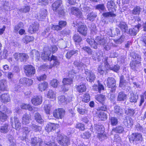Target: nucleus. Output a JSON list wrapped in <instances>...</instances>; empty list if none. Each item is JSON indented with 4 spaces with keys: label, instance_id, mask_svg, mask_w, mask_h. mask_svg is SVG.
Wrapping results in <instances>:
<instances>
[{
    "label": "nucleus",
    "instance_id": "19",
    "mask_svg": "<svg viewBox=\"0 0 146 146\" xmlns=\"http://www.w3.org/2000/svg\"><path fill=\"white\" fill-rule=\"evenodd\" d=\"M7 137L8 139L7 143L9 146H16L15 140L13 136L10 134H8Z\"/></svg>",
    "mask_w": 146,
    "mask_h": 146
},
{
    "label": "nucleus",
    "instance_id": "6",
    "mask_svg": "<svg viewBox=\"0 0 146 146\" xmlns=\"http://www.w3.org/2000/svg\"><path fill=\"white\" fill-rule=\"evenodd\" d=\"M106 85L108 88H111L110 91L111 92H115L116 86V81L113 78H108L107 80Z\"/></svg>",
    "mask_w": 146,
    "mask_h": 146
},
{
    "label": "nucleus",
    "instance_id": "14",
    "mask_svg": "<svg viewBox=\"0 0 146 146\" xmlns=\"http://www.w3.org/2000/svg\"><path fill=\"white\" fill-rule=\"evenodd\" d=\"M39 26V24L37 22H34L29 27L28 31L31 34L34 33L38 31Z\"/></svg>",
    "mask_w": 146,
    "mask_h": 146
},
{
    "label": "nucleus",
    "instance_id": "13",
    "mask_svg": "<svg viewBox=\"0 0 146 146\" xmlns=\"http://www.w3.org/2000/svg\"><path fill=\"white\" fill-rule=\"evenodd\" d=\"M31 144L32 146H42L43 141L42 139L38 137H35L31 139Z\"/></svg>",
    "mask_w": 146,
    "mask_h": 146
},
{
    "label": "nucleus",
    "instance_id": "58",
    "mask_svg": "<svg viewBox=\"0 0 146 146\" xmlns=\"http://www.w3.org/2000/svg\"><path fill=\"white\" fill-rule=\"evenodd\" d=\"M125 36L123 35H121L120 38L118 39L114 40V42L117 44H120L124 40Z\"/></svg>",
    "mask_w": 146,
    "mask_h": 146
},
{
    "label": "nucleus",
    "instance_id": "35",
    "mask_svg": "<svg viewBox=\"0 0 146 146\" xmlns=\"http://www.w3.org/2000/svg\"><path fill=\"white\" fill-rule=\"evenodd\" d=\"M112 131L116 133H121L124 132V129L123 126L121 125H119L113 128L112 129Z\"/></svg>",
    "mask_w": 146,
    "mask_h": 146
},
{
    "label": "nucleus",
    "instance_id": "4",
    "mask_svg": "<svg viewBox=\"0 0 146 146\" xmlns=\"http://www.w3.org/2000/svg\"><path fill=\"white\" fill-rule=\"evenodd\" d=\"M56 138L58 143L61 146H67L70 144V139L66 136L58 134Z\"/></svg>",
    "mask_w": 146,
    "mask_h": 146
},
{
    "label": "nucleus",
    "instance_id": "52",
    "mask_svg": "<svg viewBox=\"0 0 146 146\" xmlns=\"http://www.w3.org/2000/svg\"><path fill=\"white\" fill-rule=\"evenodd\" d=\"M115 6V3L113 1H110L108 2L107 4V7L109 11L111 10V9L114 8Z\"/></svg>",
    "mask_w": 146,
    "mask_h": 146
},
{
    "label": "nucleus",
    "instance_id": "48",
    "mask_svg": "<svg viewBox=\"0 0 146 146\" xmlns=\"http://www.w3.org/2000/svg\"><path fill=\"white\" fill-rule=\"evenodd\" d=\"M21 107L22 109H28L31 111H32L33 109V108L31 106V105L27 104H23L21 105Z\"/></svg>",
    "mask_w": 146,
    "mask_h": 146
},
{
    "label": "nucleus",
    "instance_id": "47",
    "mask_svg": "<svg viewBox=\"0 0 146 146\" xmlns=\"http://www.w3.org/2000/svg\"><path fill=\"white\" fill-rule=\"evenodd\" d=\"M23 27V24L22 22H20L15 25L14 28V31L17 32L20 29L22 28Z\"/></svg>",
    "mask_w": 146,
    "mask_h": 146
},
{
    "label": "nucleus",
    "instance_id": "8",
    "mask_svg": "<svg viewBox=\"0 0 146 146\" xmlns=\"http://www.w3.org/2000/svg\"><path fill=\"white\" fill-rule=\"evenodd\" d=\"M85 74L86 75V80L90 82H93L95 80L96 76L91 70L87 69L85 70Z\"/></svg>",
    "mask_w": 146,
    "mask_h": 146
},
{
    "label": "nucleus",
    "instance_id": "26",
    "mask_svg": "<svg viewBox=\"0 0 146 146\" xmlns=\"http://www.w3.org/2000/svg\"><path fill=\"white\" fill-rule=\"evenodd\" d=\"M1 102L3 103H7L10 101V99L8 94L4 93L1 96Z\"/></svg>",
    "mask_w": 146,
    "mask_h": 146
},
{
    "label": "nucleus",
    "instance_id": "20",
    "mask_svg": "<svg viewBox=\"0 0 146 146\" xmlns=\"http://www.w3.org/2000/svg\"><path fill=\"white\" fill-rule=\"evenodd\" d=\"M86 40L91 47L95 49L98 48V44L96 40L95 41L94 39L91 38H88L86 39Z\"/></svg>",
    "mask_w": 146,
    "mask_h": 146
},
{
    "label": "nucleus",
    "instance_id": "17",
    "mask_svg": "<svg viewBox=\"0 0 146 146\" xmlns=\"http://www.w3.org/2000/svg\"><path fill=\"white\" fill-rule=\"evenodd\" d=\"M124 125L128 128H130L133 124V120L130 117H126L123 122Z\"/></svg>",
    "mask_w": 146,
    "mask_h": 146
},
{
    "label": "nucleus",
    "instance_id": "55",
    "mask_svg": "<svg viewBox=\"0 0 146 146\" xmlns=\"http://www.w3.org/2000/svg\"><path fill=\"white\" fill-rule=\"evenodd\" d=\"M103 132L98 133L97 137L100 141H102L106 138V136L105 134Z\"/></svg>",
    "mask_w": 146,
    "mask_h": 146
},
{
    "label": "nucleus",
    "instance_id": "15",
    "mask_svg": "<svg viewBox=\"0 0 146 146\" xmlns=\"http://www.w3.org/2000/svg\"><path fill=\"white\" fill-rule=\"evenodd\" d=\"M71 13L75 15L78 18H82L83 16L81 11L78 8L76 7H72L71 9Z\"/></svg>",
    "mask_w": 146,
    "mask_h": 146
},
{
    "label": "nucleus",
    "instance_id": "18",
    "mask_svg": "<svg viewBox=\"0 0 146 146\" xmlns=\"http://www.w3.org/2000/svg\"><path fill=\"white\" fill-rule=\"evenodd\" d=\"M42 101V97L40 96L34 97L31 100L32 104L35 105H38L41 104Z\"/></svg>",
    "mask_w": 146,
    "mask_h": 146
},
{
    "label": "nucleus",
    "instance_id": "7",
    "mask_svg": "<svg viewBox=\"0 0 146 146\" xmlns=\"http://www.w3.org/2000/svg\"><path fill=\"white\" fill-rule=\"evenodd\" d=\"M25 72L27 76H31L35 72L34 67L31 65H27L24 67Z\"/></svg>",
    "mask_w": 146,
    "mask_h": 146
},
{
    "label": "nucleus",
    "instance_id": "64",
    "mask_svg": "<svg viewBox=\"0 0 146 146\" xmlns=\"http://www.w3.org/2000/svg\"><path fill=\"white\" fill-rule=\"evenodd\" d=\"M90 97L89 94H86L84 95L82 101L85 102H87L90 101Z\"/></svg>",
    "mask_w": 146,
    "mask_h": 146
},
{
    "label": "nucleus",
    "instance_id": "60",
    "mask_svg": "<svg viewBox=\"0 0 146 146\" xmlns=\"http://www.w3.org/2000/svg\"><path fill=\"white\" fill-rule=\"evenodd\" d=\"M47 96L48 98H54L56 96V94L52 90H50L48 92Z\"/></svg>",
    "mask_w": 146,
    "mask_h": 146
},
{
    "label": "nucleus",
    "instance_id": "3",
    "mask_svg": "<svg viewBox=\"0 0 146 146\" xmlns=\"http://www.w3.org/2000/svg\"><path fill=\"white\" fill-rule=\"evenodd\" d=\"M62 4L61 0H57L53 3L52 5L53 10L60 15H64V12L63 9L61 7Z\"/></svg>",
    "mask_w": 146,
    "mask_h": 146
},
{
    "label": "nucleus",
    "instance_id": "43",
    "mask_svg": "<svg viewBox=\"0 0 146 146\" xmlns=\"http://www.w3.org/2000/svg\"><path fill=\"white\" fill-rule=\"evenodd\" d=\"M8 125L6 123L0 127V131L1 132L3 133H7L9 131L8 128Z\"/></svg>",
    "mask_w": 146,
    "mask_h": 146
},
{
    "label": "nucleus",
    "instance_id": "16",
    "mask_svg": "<svg viewBox=\"0 0 146 146\" xmlns=\"http://www.w3.org/2000/svg\"><path fill=\"white\" fill-rule=\"evenodd\" d=\"M31 115L29 114L25 113L23 116L22 123L23 124L27 125L29 124L31 120Z\"/></svg>",
    "mask_w": 146,
    "mask_h": 146
},
{
    "label": "nucleus",
    "instance_id": "38",
    "mask_svg": "<svg viewBox=\"0 0 146 146\" xmlns=\"http://www.w3.org/2000/svg\"><path fill=\"white\" fill-rule=\"evenodd\" d=\"M96 14L94 12H92L89 13L87 16V19L89 21H93L97 17Z\"/></svg>",
    "mask_w": 146,
    "mask_h": 146
},
{
    "label": "nucleus",
    "instance_id": "10",
    "mask_svg": "<svg viewBox=\"0 0 146 146\" xmlns=\"http://www.w3.org/2000/svg\"><path fill=\"white\" fill-rule=\"evenodd\" d=\"M141 27V25L139 23L138 25L135 26L134 28L129 29L127 33L131 36H135L139 31V29Z\"/></svg>",
    "mask_w": 146,
    "mask_h": 146
},
{
    "label": "nucleus",
    "instance_id": "63",
    "mask_svg": "<svg viewBox=\"0 0 146 146\" xmlns=\"http://www.w3.org/2000/svg\"><path fill=\"white\" fill-rule=\"evenodd\" d=\"M7 117L5 114L0 111V121L4 122L6 120Z\"/></svg>",
    "mask_w": 146,
    "mask_h": 146
},
{
    "label": "nucleus",
    "instance_id": "50",
    "mask_svg": "<svg viewBox=\"0 0 146 146\" xmlns=\"http://www.w3.org/2000/svg\"><path fill=\"white\" fill-rule=\"evenodd\" d=\"M99 81H98V86L96 85L94 87L93 89L96 90V91H98L99 92H101L102 90H104V88L103 86L100 83H99Z\"/></svg>",
    "mask_w": 146,
    "mask_h": 146
},
{
    "label": "nucleus",
    "instance_id": "12",
    "mask_svg": "<svg viewBox=\"0 0 146 146\" xmlns=\"http://www.w3.org/2000/svg\"><path fill=\"white\" fill-rule=\"evenodd\" d=\"M47 15V10L44 9H42L37 14V19L39 21H42L45 18Z\"/></svg>",
    "mask_w": 146,
    "mask_h": 146
},
{
    "label": "nucleus",
    "instance_id": "36",
    "mask_svg": "<svg viewBox=\"0 0 146 146\" xmlns=\"http://www.w3.org/2000/svg\"><path fill=\"white\" fill-rule=\"evenodd\" d=\"M78 50H71L68 51L66 55V58L68 59H70L72 56L78 53Z\"/></svg>",
    "mask_w": 146,
    "mask_h": 146
},
{
    "label": "nucleus",
    "instance_id": "2",
    "mask_svg": "<svg viewBox=\"0 0 146 146\" xmlns=\"http://www.w3.org/2000/svg\"><path fill=\"white\" fill-rule=\"evenodd\" d=\"M129 138L130 143L135 145L142 140V135L139 133H133L129 136Z\"/></svg>",
    "mask_w": 146,
    "mask_h": 146
},
{
    "label": "nucleus",
    "instance_id": "44",
    "mask_svg": "<svg viewBox=\"0 0 146 146\" xmlns=\"http://www.w3.org/2000/svg\"><path fill=\"white\" fill-rule=\"evenodd\" d=\"M29 58V56L26 54L20 53L19 60L21 62H25Z\"/></svg>",
    "mask_w": 146,
    "mask_h": 146
},
{
    "label": "nucleus",
    "instance_id": "39",
    "mask_svg": "<svg viewBox=\"0 0 146 146\" xmlns=\"http://www.w3.org/2000/svg\"><path fill=\"white\" fill-rule=\"evenodd\" d=\"M108 69L101 66H99L98 69V72L100 74H103L104 73L106 74L108 73Z\"/></svg>",
    "mask_w": 146,
    "mask_h": 146
},
{
    "label": "nucleus",
    "instance_id": "24",
    "mask_svg": "<svg viewBox=\"0 0 146 146\" xmlns=\"http://www.w3.org/2000/svg\"><path fill=\"white\" fill-rule=\"evenodd\" d=\"M14 119L15 127H14L13 126V127L16 130H19L21 128V124L20 122L19 119L17 117H15Z\"/></svg>",
    "mask_w": 146,
    "mask_h": 146
},
{
    "label": "nucleus",
    "instance_id": "53",
    "mask_svg": "<svg viewBox=\"0 0 146 146\" xmlns=\"http://www.w3.org/2000/svg\"><path fill=\"white\" fill-rule=\"evenodd\" d=\"M99 117L101 120L105 121L106 120L107 118V116L106 114L102 112H100L99 115Z\"/></svg>",
    "mask_w": 146,
    "mask_h": 146
},
{
    "label": "nucleus",
    "instance_id": "29",
    "mask_svg": "<svg viewBox=\"0 0 146 146\" xmlns=\"http://www.w3.org/2000/svg\"><path fill=\"white\" fill-rule=\"evenodd\" d=\"M55 129V125L54 123H50L46 125L45 130L47 132L52 131Z\"/></svg>",
    "mask_w": 146,
    "mask_h": 146
},
{
    "label": "nucleus",
    "instance_id": "11",
    "mask_svg": "<svg viewBox=\"0 0 146 146\" xmlns=\"http://www.w3.org/2000/svg\"><path fill=\"white\" fill-rule=\"evenodd\" d=\"M30 56L33 59H35L36 61L40 59V54L39 52L35 49L33 50L30 53Z\"/></svg>",
    "mask_w": 146,
    "mask_h": 146
},
{
    "label": "nucleus",
    "instance_id": "42",
    "mask_svg": "<svg viewBox=\"0 0 146 146\" xmlns=\"http://www.w3.org/2000/svg\"><path fill=\"white\" fill-rule=\"evenodd\" d=\"M48 84L46 82H44L39 84L38 88L41 91L44 90L47 87Z\"/></svg>",
    "mask_w": 146,
    "mask_h": 146
},
{
    "label": "nucleus",
    "instance_id": "23",
    "mask_svg": "<svg viewBox=\"0 0 146 146\" xmlns=\"http://www.w3.org/2000/svg\"><path fill=\"white\" fill-rule=\"evenodd\" d=\"M34 119L37 123L42 124L44 122V120L42 118L40 114L36 112L35 113L34 115Z\"/></svg>",
    "mask_w": 146,
    "mask_h": 146
},
{
    "label": "nucleus",
    "instance_id": "25",
    "mask_svg": "<svg viewBox=\"0 0 146 146\" xmlns=\"http://www.w3.org/2000/svg\"><path fill=\"white\" fill-rule=\"evenodd\" d=\"M7 82L5 80H0V90L3 91L7 90Z\"/></svg>",
    "mask_w": 146,
    "mask_h": 146
},
{
    "label": "nucleus",
    "instance_id": "27",
    "mask_svg": "<svg viewBox=\"0 0 146 146\" xmlns=\"http://www.w3.org/2000/svg\"><path fill=\"white\" fill-rule=\"evenodd\" d=\"M138 98V95L136 94L131 93L129 95V99L131 102L135 103L137 102Z\"/></svg>",
    "mask_w": 146,
    "mask_h": 146
},
{
    "label": "nucleus",
    "instance_id": "56",
    "mask_svg": "<svg viewBox=\"0 0 146 146\" xmlns=\"http://www.w3.org/2000/svg\"><path fill=\"white\" fill-rule=\"evenodd\" d=\"M52 138V137L50 136H46L45 137V138L44 139V143L43 142L42 144V146H45L46 145V143H48L49 144L50 142L51 141V140Z\"/></svg>",
    "mask_w": 146,
    "mask_h": 146
},
{
    "label": "nucleus",
    "instance_id": "1",
    "mask_svg": "<svg viewBox=\"0 0 146 146\" xmlns=\"http://www.w3.org/2000/svg\"><path fill=\"white\" fill-rule=\"evenodd\" d=\"M129 76L127 75L125 77L121 75L119 78V86L123 89L128 90L129 91L131 89L130 87L128 86V81L129 80Z\"/></svg>",
    "mask_w": 146,
    "mask_h": 146
},
{
    "label": "nucleus",
    "instance_id": "37",
    "mask_svg": "<svg viewBox=\"0 0 146 146\" xmlns=\"http://www.w3.org/2000/svg\"><path fill=\"white\" fill-rule=\"evenodd\" d=\"M34 39V38L33 36L26 35L23 39L22 41L24 43L27 44L32 41Z\"/></svg>",
    "mask_w": 146,
    "mask_h": 146
},
{
    "label": "nucleus",
    "instance_id": "41",
    "mask_svg": "<svg viewBox=\"0 0 146 146\" xmlns=\"http://www.w3.org/2000/svg\"><path fill=\"white\" fill-rule=\"evenodd\" d=\"M141 10L142 9L140 7L137 6L135 7L131 11V13L135 15H139Z\"/></svg>",
    "mask_w": 146,
    "mask_h": 146
},
{
    "label": "nucleus",
    "instance_id": "51",
    "mask_svg": "<svg viewBox=\"0 0 146 146\" xmlns=\"http://www.w3.org/2000/svg\"><path fill=\"white\" fill-rule=\"evenodd\" d=\"M94 128L95 129L98 131V133L104 132V126L102 125L95 124L94 126Z\"/></svg>",
    "mask_w": 146,
    "mask_h": 146
},
{
    "label": "nucleus",
    "instance_id": "9",
    "mask_svg": "<svg viewBox=\"0 0 146 146\" xmlns=\"http://www.w3.org/2000/svg\"><path fill=\"white\" fill-rule=\"evenodd\" d=\"M65 114V111L62 109H58L54 110L53 115L54 117L57 119H62Z\"/></svg>",
    "mask_w": 146,
    "mask_h": 146
},
{
    "label": "nucleus",
    "instance_id": "32",
    "mask_svg": "<svg viewBox=\"0 0 146 146\" xmlns=\"http://www.w3.org/2000/svg\"><path fill=\"white\" fill-rule=\"evenodd\" d=\"M76 88L78 92L79 93L85 92L86 90V87L83 84H80L79 85L76 86Z\"/></svg>",
    "mask_w": 146,
    "mask_h": 146
},
{
    "label": "nucleus",
    "instance_id": "5",
    "mask_svg": "<svg viewBox=\"0 0 146 146\" xmlns=\"http://www.w3.org/2000/svg\"><path fill=\"white\" fill-rule=\"evenodd\" d=\"M73 26L75 27H78V31L82 35L85 36L87 33V28L86 26L81 22L77 21L76 24L73 23Z\"/></svg>",
    "mask_w": 146,
    "mask_h": 146
},
{
    "label": "nucleus",
    "instance_id": "30",
    "mask_svg": "<svg viewBox=\"0 0 146 146\" xmlns=\"http://www.w3.org/2000/svg\"><path fill=\"white\" fill-rule=\"evenodd\" d=\"M74 64L76 67H77L79 69L83 70L85 68L86 66L83 63L78 61H76L74 62Z\"/></svg>",
    "mask_w": 146,
    "mask_h": 146
},
{
    "label": "nucleus",
    "instance_id": "28",
    "mask_svg": "<svg viewBox=\"0 0 146 146\" xmlns=\"http://www.w3.org/2000/svg\"><path fill=\"white\" fill-rule=\"evenodd\" d=\"M130 55L131 57L133 58V60H135L133 61H136L137 63H139V61H141V57L138 54L136 53L135 52H132L131 53Z\"/></svg>",
    "mask_w": 146,
    "mask_h": 146
},
{
    "label": "nucleus",
    "instance_id": "57",
    "mask_svg": "<svg viewBox=\"0 0 146 146\" xmlns=\"http://www.w3.org/2000/svg\"><path fill=\"white\" fill-rule=\"evenodd\" d=\"M102 105L100 107H99L97 108L98 110H102L105 111L107 110V105L104 102V103H101Z\"/></svg>",
    "mask_w": 146,
    "mask_h": 146
},
{
    "label": "nucleus",
    "instance_id": "34",
    "mask_svg": "<svg viewBox=\"0 0 146 146\" xmlns=\"http://www.w3.org/2000/svg\"><path fill=\"white\" fill-rule=\"evenodd\" d=\"M118 121L117 118L115 117H111L109 118V123L113 126L116 125Z\"/></svg>",
    "mask_w": 146,
    "mask_h": 146
},
{
    "label": "nucleus",
    "instance_id": "46",
    "mask_svg": "<svg viewBox=\"0 0 146 146\" xmlns=\"http://www.w3.org/2000/svg\"><path fill=\"white\" fill-rule=\"evenodd\" d=\"M96 40L98 44L104 45L106 43L105 39L100 36H97L96 37Z\"/></svg>",
    "mask_w": 146,
    "mask_h": 146
},
{
    "label": "nucleus",
    "instance_id": "33",
    "mask_svg": "<svg viewBox=\"0 0 146 146\" xmlns=\"http://www.w3.org/2000/svg\"><path fill=\"white\" fill-rule=\"evenodd\" d=\"M73 38L76 44H79L82 41V38L78 34H75Z\"/></svg>",
    "mask_w": 146,
    "mask_h": 146
},
{
    "label": "nucleus",
    "instance_id": "49",
    "mask_svg": "<svg viewBox=\"0 0 146 146\" xmlns=\"http://www.w3.org/2000/svg\"><path fill=\"white\" fill-rule=\"evenodd\" d=\"M82 49L84 51L86 52L89 55H91L92 54V51L90 47L87 46H83Z\"/></svg>",
    "mask_w": 146,
    "mask_h": 146
},
{
    "label": "nucleus",
    "instance_id": "22",
    "mask_svg": "<svg viewBox=\"0 0 146 146\" xmlns=\"http://www.w3.org/2000/svg\"><path fill=\"white\" fill-rule=\"evenodd\" d=\"M127 98V95L123 92H119L118 94L117 100L118 101H124Z\"/></svg>",
    "mask_w": 146,
    "mask_h": 146
},
{
    "label": "nucleus",
    "instance_id": "59",
    "mask_svg": "<svg viewBox=\"0 0 146 146\" xmlns=\"http://www.w3.org/2000/svg\"><path fill=\"white\" fill-rule=\"evenodd\" d=\"M135 128L136 129L139 131H141L144 133H145L146 132L145 129L144 128L139 124L138 123L135 125Z\"/></svg>",
    "mask_w": 146,
    "mask_h": 146
},
{
    "label": "nucleus",
    "instance_id": "40",
    "mask_svg": "<svg viewBox=\"0 0 146 146\" xmlns=\"http://www.w3.org/2000/svg\"><path fill=\"white\" fill-rule=\"evenodd\" d=\"M31 127L32 129L35 132H40L42 129V127L40 126L32 123Z\"/></svg>",
    "mask_w": 146,
    "mask_h": 146
},
{
    "label": "nucleus",
    "instance_id": "54",
    "mask_svg": "<svg viewBox=\"0 0 146 146\" xmlns=\"http://www.w3.org/2000/svg\"><path fill=\"white\" fill-rule=\"evenodd\" d=\"M72 79L71 78H65L63 79L62 82L63 84L66 85H69L72 84Z\"/></svg>",
    "mask_w": 146,
    "mask_h": 146
},
{
    "label": "nucleus",
    "instance_id": "31",
    "mask_svg": "<svg viewBox=\"0 0 146 146\" xmlns=\"http://www.w3.org/2000/svg\"><path fill=\"white\" fill-rule=\"evenodd\" d=\"M95 98L96 100L99 102L101 103H104L106 99V98L105 96L100 94L97 95Z\"/></svg>",
    "mask_w": 146,
    "mask_h": 146
},
{
    "label": "nucleus",
    "instance_id": "45",
    "mask_svg": "<svg viewBox=\"0 0 146 146\" xmlns=\"http://www.w3.org/2000/svg\"><path fill=\"white\" fill-rule=\"evenodd\" d=\"M102 15L105 18L116 16L115 14L113 13V12L111 11L104 13H102Z\"/></svg>",
    "mask_w": 146,
    "mask_h": 146
},
{
    "label": "nucleus",
    "instance_id": "21",
    "mask_svg": "<svg viewBox=\"0 0 146 146\" xmlns=\"http://www.w3.org/2000/svg\"><path fill=\"white\" fill-rule=\"evenodd\" d=\"M118 27L123 33H127L128 31V27L127 25L125 22L120 21L118 25Z\"/></svg>",
    "mask_w": 146,
    "mask_h": 146
},
{
    "label": "nucleus",
    "instance_id": "62",
    "mask_svg": "<svg viewBox=\"0 0 146 146\" xmlns=\"http://www.w3.org/2000/svg\"><path fill=\"white\" fill-rule=\"evenodd\" d=\"M135 113V110L133 109L129 108L125 111V113H126L128 115L130 116H132Z\"/></svg>",
    "mask_w": 146,
    "mask_h": 146
},
{
    "label": "nucleus",
    "instance_id": "61",
    "mask_svg": "<svg viewBox=\"0 0 146 146\" xmlns=\"http://www.w3.org/2000/svg\"><path fill=\"white\" fill-rule=\"evenodd\" d=\"M139 63H137L136 61H131L130 64L131 68L134 70H135L136 69L137 64Z\"/></svg>",
    "mask_w": 146,
    "mask_h": 146
}]
</instances>
